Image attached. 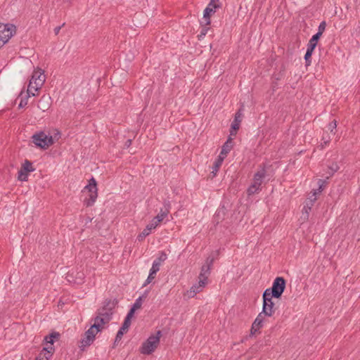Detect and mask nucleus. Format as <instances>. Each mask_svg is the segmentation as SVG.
<instances>
[{
	"label": "nucleus",
	"instance_id": "45",
	"mask_svg": "<svg viewBox=\"0 0 360 360\" xmlns=\"http://www.w3.org/2000/svg\"><path fill=\"white\" fill-rule=\"evenodd\" d=\"M322 140L323 141L325 144H327L330 141V136L328 135L327 136H323Z\"/></svg>",
	"mask_w": 360,
	"mask_h": 360
},
{
	"label": "nucleus",
	"instance_id": "39",
	"mask_svg": "<svg viewBox=\"0 0 360 360\" xmlns=\"http://www.w3.org/2000/svg\"><path fill=\"white\" fill-rule=\"evenodd\" d=\"M337 127V122L335 120H333L332 122H330L327 128L328 130L330 131V133L334 136L335 134V129Z\"/></svg>",
	"mask_w": 360,
	"mask_h": 360
},
{
	"label": "nucleus",
	"instance_id": "25",
	"mask_svg": "<svg viewBox=\"0 0 360 360\" xmlns=\"http://www.w3.org/2000/svg\"><path fill=\"white\" fill-rule=\"evenodd\" d=\"M224 160V158H223L220 156H218L217 158L214 162V164L212 166V173L213 174V176H215L217 175V173L219 171L220 167L221 166Z\"/></svg>",
	"mask_w": 360,
	"mask_h": 360
},
{
	"label": "nucleus",
	"instance_id": "33",
	"mask_svg": "<svg viewBox=\"0 0 360 360\" xmlns=\"http://www.w3.org/2000/svg\"><path fill=\"white\" fill-rule=\"evenodd\" d=\"M15 27L13 25L11 27H8V24H2L0 23V34H6V30H13V33L15 32Z\"/></svg>",
	"mask_w": 360,
	"mask_h": 360
},
{
	"label": "nucleus",
	"instance_id": "21",
	"mask_svg": "<svg viewBox=\"0 0 360 360\" xmlns=\"http://www.w3.org/2000/svg\"><path fill=\"white\" fill-rule=\"evenodd\" d=\"M266 176V169L264 166L260 170L257 171L253 177V182L256 183V184L262 185L263 179Z\"/></svg>",
	"mask_w": 360,
	"mask_h": 360
},
{
	"label": "nucleus",
	"instance_id": "1",
	"mask_svg": "<svg viewBox=\"0 0 360 360\" xmlns=\"http://www.w3.org/2000/svg\"><path fill=\"white\" fill-rule=\"evenodd\" d=\"M162 333L158 330L155 335H152L144 341L139 349V351L143 354H151L158 347L160 343Z\"/></svg>",
	"mask_w": 360,
	"mask_h": 360
},
{
	"label": "nucleus",
	"instance_id": "11",
	"mask_svg": "<svg viewBox=\"0 0 360 360\" xmlns=\"http://www.w3.org/2000/svg\"><path fill=\"white\" fill-rule=\"evenodd\" d=\"M265 315L260 312L257 318L255 319L254 322L252 324L250 329V335H254L256 333L259 332L261 328L263 326V322L264 320Z\"/></svg>",
	"mask_w": 360,
	"mask_h": 360
},
{
	"label": "nucleus",
	"instance_id": "40",
	"mask_svg": "<svg viewBox=\"0 0 360 360\" xmlns=\"http://www.w3.org/2000/svg\"><path fill=\"white\" fill-rule=\"evenodd\" d=\"M143 297H139L135 300V302L134 303L132 307H134L136 309H139L141 307Z\"/></svg>",
	"mask_w": 360,
	"mask_h": 360
},
{
	"label": "nucleus",
	"instance_id": "43",
	"mask_svg": "<svg viewBox=\"0 0 360 360\" xmlns=\"http://www.w3.org/2000/svg\"><path fill=\"white\" fill-rule=\"evenodd\" d=\"M169 209H170V202L169 201H165L164 202V209H162V211H168V214L169 213Z\"/></svg>",
	"mask_w": 360,
	"mask_h": 360
},
{
	"label": "nucleus",
	"instance_id": "29",
	"mask_svg": "<svg viewBox=\"0 0 360 360\" xmlns=\"http://www.w3.org/2000/svg\"><path fill=\"white\" fill-rule=\"evenodd\" d=\"M269 290H265L262 295L263 304H271L274 303L272 300L274 296H271V293L269 291Z\"/></svg>",
	"mask_w": 360,
	"mask_h": 360
},
{
	"label": "nucleus",
	"instance_id": "26",
	"mask_svg": "<svg viewBox=\"0 0 360 360\" xmlns=\"http://www.w3.org/2000/svg\"><path fill=\"white\" fill-rule=\"evenodd\" d=\"M93 339H91L89 337L84 336V338L81 340L79 347L82 351H84L86 347L90 346L93 343Z\"/></svg>",
	"mask_w": 360,
	"mask_h": 360
},
{
	"label": "nucleus",
	"instance_id": "35",
	"mask_svg": "<svg viewBox=\"0 0 360 360\" xmlns=\"http://www.w3.org/2000/svg\"><path fill=\"white\" fill-rule=\"evenodd\" d=\"M98 332H96L95 328H93V326H91L84 333V336H87L95 340V336Z\"/></svg>",
	"mask_w": 360,
	"mask_h": 360
},
{
	"label": "nucleus",
	"instance_id": "28",
	"mask_svg": "<svg viewBox=\"0 0 360 360\" xmlns=\"http://www.w3.org/2000/svg\"><path fill=\"white\" fill-rule=\"evenodd\" d=\"M261 191V185L256 184L253 182L248 188L247 193L248 195H254Z\"/></svg>",
	"mask_w": 360,
	"mask_h": 360
},
{
	"label": "nucleus",
	"instance_id": "41",
	"mask_svg": "<svg viewBox=\"0 0 360 360\" xmlns=\"http://www.w3.org/2000/svg\"><path fill=\"white\" fill-rule=\"evenodd\" d=\"M27 104V97L25 98V99H21L19 105H18V108H24L26 105Z\"/></svg>",
	"mask_w": 360,
	"mask_h": 360
},
{
	"label": "nucleus",
	"instance_id": "38",
	"mask_svg": "<svg viewBox=\"0 0 360 360\" xmlns=\"http://www.w3.org/2000/svg\"><path fill=\"white\" fill-rule=\"evenodd\" d=\"M208 25H206V24L205 23V25L202 26V29H201V31H200V33L198 35V39L199 40H201L202 39L205 35L207 34V31L209 30V27H207Z\"/></svg>",
	"mask_w": 360,
	"mask_h": 360
},
{
	"label": "nucleus",
	"instance_id": "16",
	"mask_svg": "<svg viewBox=\"0 0 360 360\" xmlns=\"http://www.w3.org/2000/svg\"><path fill=\"white\" fill-rule=\"evenodd\" d=\"M51 106V97L49 96L43 95L39 102L37 107L43 112L46 111Z\"/></svg>",
	"mask_w": 360,
	"mask_h": 360
},
{
	"label": "nucleus",
	"instance_id": "50",
	"mask_svg": "<svg viewBox=\"0 0 360 360\" xmlns=\"http://www.w3.org/2000/svg\"><path fill=\"white\" fill-rule=\"evenodd\" d=\"M314 196L312 195V196H311V197L309 198V200H314Z\"/></svg>",
	"mask_w": 360,
	"mask_h": 360
},
{
	"label": "nucleus",
	"instance_id": "19",
	"mask_svg": "<svg viewBox=\"0 0 360 360\" xmlns=\"http://www.w3.org/2000/svg\"><path fill=\"white\" fill-rule=\"evenodd\" d=\"M276 311L275 304H263L262 314H264L265 316H271Z\"/></svg>",
	"mask_w": 360,
	"mask_h": 360
},
{
	"label": "nucleus",
	"instance_id": "30",
	"mask_svg": "<svg viewBox=\"0 0 360 360\" xmlns=\"http://www.w3.org/2000/svg\"><path fill=\"white\" fill-rule=\"evenodd\" d=\"M339 169H340V167L337 162H334L331 165H330L328 167V172L329 176H327L326 179H328L330 176H333L334 175V174L337 171H338Z\"/></svg>",
	"mask_w": 360,
	"mask_h": 360
},
{
	"label": "nucleus",
	"instance_id": "49",
	"mask_svg": "<svg viewBox=\"0 0 360 360\" xmlns=\"http://www.w3.org/2000/svg\"><path fill=\"white\" fill-rule=\"evenodd\" d=\"M147 295H148V291L146 290L144 292V293L141 297H143V299L146 298Z\"/></svg>",
	"mask_w": 360,
	"mask_h": 360
},
{
	"label": "nucleus",
	"instance_id": "17",
	"mask_svg": "<svg viewBox=\"0 0 360 360\" xmlns=\"http://www.w3.org/2000/svg\"><path fill=\"white\" fill-rule=\"evenodd\" d=\"M130 325H131L130 323L124 321L122 326L120 327L118 332L117 333V335H116V337L115 339V342H114L113 347H115L117 342H120L122 340L123 335L128 331V329H129Z\"/></svg>",
	"mask_w": 360,
	"mask_h": 360
},
{
	"label": "nucleus",
	"instance_id": "23",
	"mask_svg": "<svg viewBox=\"0 0 360 360\" xmlns=\"http://www.w3.org/2000/svg\"><path fill=\"white\" fill-rule=\"evenodd\" d=\"M60 334L58 332H52L49 335L45 336L44 341L46 344L53 345L55 340H58Z\"/></svg>",
	"mask_w": 360,
	"mask_h": 360
},
{
	"label": "nucleus",
	"instance_id": "15",
	"mask_svg": "<svg viewBox=\"0 0 360 360\" xmlns=\"http://www.w3.org/2000/svg\"><path fill=\"white\" fill-rule=\"evenodd\" d=\"M207 284L206 281L199 279L198 283L193 284L190 289L189 297H193L197 293L201 292Z\"/></svg>",
	"mask_w": 360,
	"mask_h": 360
},
{
	"label": "nucleus",
	"instance_id": "9",
	"mask_svg": "<svg viewBox=\"0 0 360 360\" xmlns=\"http://www.w3.org/2000/svg\"><path fill=\"white\" fill-rule=\"evenodd\" d=\"M214 258L207 257L205 260V263L201 267V271L198 278L204 281H207L208 276L210 274L211 267L213 265Z\"/></svg>",
	"mask_w": 360,
	"mask_h": 360
},
{
	"label": "nucleus",
	"instance_id": "12",
	"mask_svg": "<svg viewBox=\"0 0 360 360\" xmlns=\"http://www.w3.org/2000/svg\"><path fill=\"white\" fill-rule=\"evenodd\" d=\"M242 108H240L235 114V117L233 122L231 125L230 135H236V131L238 130L240 127V124L242 121Z\"/></svg>",
	"mask_w": 360,
	"mask_h": 360
},
{
	"label": "nucleus",
	"instance_id": "6",
	"mask_svg": "<svg viewBox=\"0 0 360 360\" xmlns=\"http://www.w3.org/2000/svg\"><path fill=\"white\" fill-rule=\"evenodd\" d=\"M96 314L94 323L92 326L93 328H95L96 332H100L102 330L103 325L111 320L113 312H103L98 309Z\"/></svg>",
	"mask_w": 360,
	"mask_h": 360
},
{
	"label": "nucleus",
	"instance_id": "46",
	"mask_svg": "<svg viewBox=\"0 0 360 360\" xmlns=\"http://www.w3.org/2000/svg\"><path fill=\"white\" fill-rule=\"evenodd\" d=\"M46 356H47V355L46 354V352L42 351L37 356L38 358H40L42 360L45 359Z\"/></svg>",
	"mask_w": 360,
	"mask_h": 360
},
{
	"label": "nucleus",
	"instance_id": "14",
	"mask_svg": "<svg viewBox=\"0 0 360 360\" xmlns=\"http://www.w3.org/2000/svg\"><path fill=\"white\" fill-rule=\"evenodd\" d=\"M233 139H232V138H231L229 136L227 139V140L226 141V142L221 146V152H220V154L219 155V156L225 159L226 157L227 156V155L229 153V152L233 148Z\"/></svg>",
	"mask_w": 360,
	"mask_h": 360
},
{
	"label": "nucleus",
	"instance_id": "44",
	"mask_svg": "<svg viewBox=\"0 0 360 360\" xmlns=\"http://www.w3.org/2000/svg\"><path fill=\"white\" fill-rule=\"evenodd\" d=\"M65 25V23H63L62 25L58 26L54 28V33L56 35H58L60 29Z\"/></svg>",
	"mask_w": 360,
	"mask_h": 360
},
{
	"label": "nucleus",
	"instance_id": "5",
	"mask_svg": "<svg viewBox=\"0 0 360 360\" xmlns=\"http://www.w3.org/2000/svg\"><path fill=\"white\" fill-rule=\"evenodd\" d=\"M32 142L39 148L46 149L53 144V139L51 136H47L44 131H40L32 136Z\"/></svg>",
	"mask_w": 360,
	"mask_h": 360
},
{
	"label": "nucleus",
	"instance_id": "32",
	"mask_svg": "<svg viewBox=\"0 0 360 360\" xmlns=\"http://www.w3.org/2000/svg\"><path fill=\"white\" fill-rule=\"evenodd\" d=\"M326 23L325 21H322L319 25V28H318V32L314 34L313 36L314 37H316L318 39H320L323 32L325 31L326 30Z\"/></svg>",
	"mask_w": 360,
	"mask_h": 360
},
{
	"label": "nucleus",
	"instance_id": "18",
	"mask_svg": "<svg viewBox=\"0 0 360 360\" xmlns=\"http://www.w3.org/2000/svg\"><path fill=\"white\" fill-rule=\"evenodd\" d=\"M319 40V39L314 36H312L311 38L309 39L307 44V49L306 51L307 57H309V56H312V53L317 46Z\"/></svg>",
	"mask_w": 360,
	"mask_h": 360
},
{
	"label": "nucleus",
	"instance_id": "7",
	"mask_svg": "<svg viewBox=\"0 0 360 360\" xmlns=\"http://www.w3.org/2000/svg\"><path fill=\"white\" fill-rule=\"evenodd\" d=\"M45 82V76L41 69L34 70L30 80L29 88H33L34 92L38 91Z\"/></svg>",
	"mask_w": 360,
	"mask_h": 360
},
{
	"label": "nucleus",
	"instance_id": "24",
	"mask_svg": "<svg viewBox=\"0 0 360 360\" xmlns=\"http://www.w3.org/2000/svg\"><path fill=\"white\" fill-rule=\"evenodd\" d=\"M13 35V30H6V34H0V48L2 47Z\"/></svg>",
	"mask_w": 360,
	"mask_h": 360
},
{
	"label": "nucleus",
	"instance_id": "37",
	"mask_svg": "<svg viewBox=\"0 0 360 360\" xmlns=\"http://www.w3.org/2000/svg\"><path fill=\"white\" fill-rule=\"evenodd\" d=\"M136 310V309L131 306L124 321L131 324V319L134 316Z\"/></svg>",
	"mask_w": 360,
	"mask_h": 360
},
{
	"label": "nucleus",
	"instance_id": "8",
	"mask_svg": "<svg viewBox=\"0 0 360 360\" xmlns=\"http://www.w3.org/2000/svg\"><path fill=\"white\" fill-rule=\"evenodd\" d=\"M34 170L35 169L32 166V162L28 160H25L18 172V179L20 181H27L28 180L29 173L34 172Z\"/></svg>",
	"mask_w": 360,
	"mask_h": 360
},
{
	"label": "nucleus",
	"instance_id": "42",
	"mask_svg": "<svg viewBox=\"0 0 360 360\" xmlns=\"http://www.w3.org/2000/svg\"><path fill=\"white\" fill-rule=\"evenodd\" d=\"M311 56H309V57H307V53H305L304 60H305V65L307 67L311 65Z\"/></svg>",
	"mask_w": 360,
	"mask_h": 360
},
{
	"label": "nucleus",
	"instance_id": "3",
	"mask_svg": "<svg viewBox=\"0 0 360 360\" xmlns=\"http://www.w3.org/2000/svg\"><path fill=\"white\" fill-rule=\"evenodd\" d=\"M84 190H87L90 193L89 198L84 201V205L87 207L93 206L98 197L97 183L94 177L90 179L89 184L84 187Z\"/></svg>",
	"mask_w": 360,
	"mask_h": 360
},
{
	"label": "nucleus",
	"instance_id": "13",
	"mask_svg": "<svg viewBox=\"0 0 360 360\" xmlns=\"http://www.w3.org/2000/svg\"><path fill=\"white\" fill-rule=\"evenodd\" d=\"M118 300L115 298L113 300L105 299L103 302V307L98 310L103 312H112V309L117 305Z\"/></svg>",
	"mask_w": 360,
	"mask_h": 360
},
{
	"label": "nucleus",
	"instance_id": "22",
	"mask_svg": "<svg viewBox=\"0 0 360 360\" xmlns=\"http://www.w3.org/2000/svg\"><path fill=\"white\" fill-rule=\"evenodd\" d=\"M159 270L160 267L158 266V264L156 263H153L152 267L150 270L149 275L145 283L143 284V286H146V285L149 284L155 278V276Z\"/></svg>",
	"mask_w": 360,
	"mask_h": 360
},
{
	"label": "nucleus",
	"instance_id": "31",
	"mask_svg": "<svg viewBox=\"0 0 360 360\" xmlns=\"http://www.w3.org/2000/svg\"><path fill=\"white\" fill-rule=\"evenodd\" d=\"M55 351V349L53 345H50L48 347H45L43 348L42 352H46V354L47 356H46L45 360H49L51 357L52 356L53 352Z\"/></svg>",
	"mask_w": 360,
	"mask_h": 360
},
{
	"label": "nucleus",
	"instance_id": "47",
	"mask_svg": "<svg viewBox=\"0 0 360 360\" xmlns=\"http://www.w3.org/2000/svg\"><path fill=\"white\" fill-rule=\"evenodd\" d=\"M32 89H33V88L30 89L28 87V89H27L28 96H35V93L32 91Z\"/></svg>",
	"mask_w": 360,
	"mask_h": 360
},
{
	"label": "nucleus",
	"instance_id": "10",
	"mask_svg": "<svg viewBox=\"0 0 360 360\" xmlns=\"http://www.w3.org/2000/svg\"><path fill=\"white\" fill-rule=\"evenodd\" d=\"M219 0H210V4L204 10L203 18L205 21L206 25H210V15L212 13H215V10L217 8L220 7V4H217L215 1H218Z\"/></svg>",
	"mask_w": 360,
	"mask_h": 360
},
{
	"label": "nucleus",
	"instance_id": "34",
	"mask_svg": "<svg viewBox=\"0 0 360 360\" xmlns=\"http://www.w3.org/2000/svg\"><path fill=\"white\" fill-rule=\"evenodd\" d=\"M167 259V255L165 252H161L160 256L155 259L153 263H156L158 266H160L161 262H165Z\"/></svg>",
	"mask_w": 360,
	"mask_h": 360
},
{
	"label": "nucleus",
	"instance_id": "48",
	"mask_svg": "<svg viewBox=\"0 0 360 360\" xmlns=\"http://www.w3.org/2000/svg\"><path fill=\"white\" fill-rule=\"evenodd\" d=\"M131 139H127L124 143V147L129 148L131 145Z\"/></svg>",
	"mask_w": 360,
	"mask_h": 360
},
{
	"label": "nucleus",
	"instance_id": "36",
	"mask_svg": "<svg viewBox=\"0 0 360 360\" xmlns=\"http://www.w3.org/2000/svg\"><path fill=\"white\" fill-rule=\"evenodd\" d=\"M327 184H328L327 180L319 179L318 180L319 188L316 190H314V192L316 191V195L318 193H320L324 189V188Z\"/></svg>",
	"mask_w": 360,
	"mask_h": 360
},
{
	"label": "nucleus",
	"instance_id": "20",
	"mask_svg": "<svg viewBox=\"0 0 360 360\" xmlns=\"http://www.w3.org/2000/svg\"><path fill=\"white\" fill-rule=\"evenodd\" d=\"M226 210L224 207V206H222L219 207L214 216V222L218 224L220 221H223L224 219L225 215H226Z\"/></svg>",
	"mask_w": 360,
	"mask_h": 360
},
{
	"label": "nucleus",
	"instance_id": "2",
	"mask_svg": "<svg viewBox=\"0 0 360 360\" xmlns=\"http://www.w3.org/2000/svg\"><path fill=\"white\" fill-rule=\"evenodd\" d=\"M167 215L168 211H162V209H161L160 213L155 216L146 226V228L138 235L137 240L139 241L143 240L144 238L150 233L151 231L155 229Z\"/></svg>",
	"mask_w": 360,
	"mask_h": 360
},
{
	"label": "nucleus",
	"instance_id": "4",
	"mask_svg": "<svg viewBox=\"0 0 360 360\" xmlns=\"http://www.w3.org/2000/svg\"><path fill=\"white\" fill-rule=\"evenodd\" d=\"M285 287L286 281L283 277L278 276L274 279L272 286L266 290H269L271 296H274V298L279 299L285 291Z\"/></svg>",
	"mask_w": 360,
	"mask_h": 360
},
{
	"label": "nucleus",
	"instance_id": "27",
	"mask_svg": "<svg viewBox=\"0 0 360 360\" xmlns=\"http://www.w3.org/2000/svg\"><path fill=\"white\" fill-rule=\"evenodd\" d=\"M314 200H309L306 205L304 206L302 211L307 214V217H308L309 212L311 210L314 203L316 200V192L313 193Z\"/></svg>",
	"mask_w": 360,
	"mask_h": 360
}]
</instances>
